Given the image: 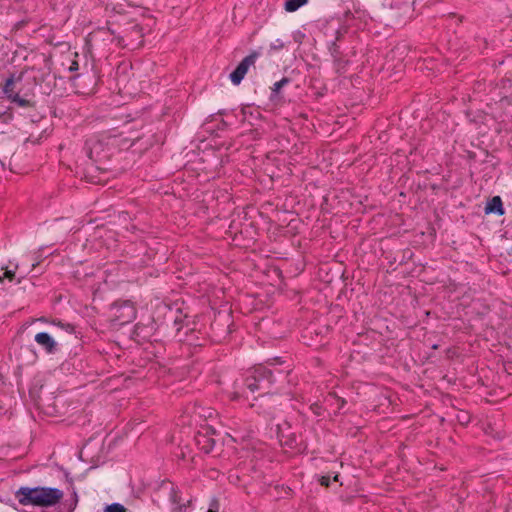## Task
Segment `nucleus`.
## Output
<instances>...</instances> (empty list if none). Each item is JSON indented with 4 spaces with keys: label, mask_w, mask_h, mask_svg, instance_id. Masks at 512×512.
<instances>
[{
    "label": "nucleus",
    "mask_w": 512,
    "mask_h": 512,
    "mask_svg": "<svg viewBox=\"0 0 512 512\" xmlns=\"http://www.w3.org/2000/svg\"><path fill=\"white\" fill-rule=\"evenodd\" d=\"M15 498L23 506L52 507L63 498V491L54 487L21 486L15 492Z\"/></svg>",
    "instance_id": "1"
},
{
    "label": "nucleus",
    "mask_w": 512,
    "mask_h": 512,
    "mask_svg": "<svg viewBox=\"0 0 512 512\" xmlns=\"http://www.w3.org/2000/svg\"><path fill=\"white\" fill-rule=\"evenodd\" d=\"M274 383L273 371L263 365H258L247 375L243 385L252 393L261 390L268 392V388Z\"/></svg>",
    "instance_id": "2"
},
{
    "label": "nucleus",
    "mask_w": 512,
    "mask_h": 512,
    "mask_svg": "<svg viewBox=\"0 0 512 512\" xmlns=\"http://www.w3.org/2000/svg\"><path fill=\"white\" fill-rule=\"evenodd\" d=\"M113 320L118 325H125L136 318V309L131 301L114 303L112 306Z\"/></svg>",
    "instance_id": "3"
},
{
    "label": "nucleus",
    "mask_w": 512,
    "mask_h": 512,
    "mask_svg": "<svg viewBox=\"0 0 512 512\" xmlns=\"http://www.w3.org/2000/svg\"><path fill=\"white\" fill-rule=\"evenodd\" d=\"M84 151L86 156L93 162H101L109 156L105 143L97 137H91L86 141Z\"/></svg>",
    "instance_id": "4"
},
{
    "label": "nucleus",
    "mask_w": 512,
    "mask_h": 512,
    "mask_svg": "<svg viewBox=\"0 0 512 512\" xmlns=\"http://www.w3.org/2000/svg\"><path fill=\"white\" fill-rule=\"evenodd\" d=\"M259 56L260 53L258 51H253L238 64L234 71L230 73L229 78L234 85H239L241 83L249 68L255 64Z\"/></svg>",
    "instance_id": "5"
},
{
    "label": "nucleus",
    "mask_w": 512,
    "mask_h": 512,
    "mask_svg": "<svg viewBox=\"0 0 512 512\" xmlns=\"http://www.w3.org/2000/svg\"><path fill=\"white\" fill-rule=\"evenodd\" d=\"M276 433L282 446L288 448H295L297 446L296 433L292 431L291 424L288 421L277 424Z\"/></svg>",
    "instance_id": "6"
},
{
    "label": "nucleus",
    "mask_w": 512,
    "mask_h": 512,
    "mask_svg": "<svg viewBox=\"0 0 512 512\" xmlns=\"http://www.w3.org/2000/svg\"><path fill=\"white\" fill-rule=\"evenodd\" d=\"M34 340L49 354L57 350V342L46 332L36 334Z\"/></svg>",
    "instance_id": "7"
},
{
    "label": "nucleus",
    "mask_w": 512,
    "mask_h": 512,
    "mask_svg": "<svg viewBox=\"0 0 512 512\" xmlns=\"http://www.w3.org/2000/svg\"><path fill=\"white\" fill-rule=\"evenodd\" d=\"M485 213L486 214H497L499 216L504 214L503 204L500 196H494L492 199H490L485 207Z\"/></svg>",
    "instance_id": "8"
},
{
    "label": "nucleus",
    "mask_w": 512,
    "mask_h": 512,
    "mask_svg": "<svg viewBox=\"0 0 512 512\" xmlns=\"http://www.w3.org/2000/svg\"><path fill=\"white\" fill-rule=\"evenodd\" d=\"M346 31V28L338 29L336 31L335 40L331 41V43L329 44V51L335 60H337L341 55L340 46L338 45V42L341 40Z\"/></svg>",
    "instance_id": "9"
},
{
    "label": "nucleus",
    "mask_w": 512,
    "mask_h": 512,
    "mask_svg": "<svg viewBox=\"0 0 512 512\" xmlns=\"http://www.w3.org/2000/svg\"><path fill=\"white\" fill-rule=\"evenodd\" d=\"M20 80L21 77H18L16 80L14 75H11L9 78L6 79L5 84L3 86V93L9 100H11L13 96H15L18 93L16 91V82Z\"/></svg>",
    "instance_id": "10"
},
{
    "label": "nucleus",
    "mask_w": 512,
    "mask_h": 512,
    "mask_svg": "<svg viewBox=\"0 0 512 512\" xmlns=\"http://www.w3.org/2000/svg\"><path fill=\"white\" fill-rule=\"evenodd\" d=\"M170 500L174 505H176V507L174 508V512H182L183 508L185 507V504L182 503V498L179 492L175 490L173 487L171 489Z\"/></svg>",
    "instance_id": "11"
},
{
    "label": "nucleus",
    "mask_w": 512,
    "mask_h": 512,
    "mask_svg": "<svg viewBox=\"0 0 512 512\" xmlns=\"http://www.w3.org/2000/svg\"><path fill=\"white\" fill-rule=\"evenodd\" d=\"M308 0H286L284 4V8L287 12H295L300 7L306 5Z\"/></svg>",
    "instance_id": "12"
},
{
    "label": "nucleus",
    "mask_w": 512,
    "mask_h": 512,
    "mask_svg": "<svg viewBox=\"0 0 512 512\" xmlns=\"http://www.w3.org/2000/svg\"><path fill=\"white\" fill-rule=\"evenodd\" d=\"M290 83V79L287 78V77H283L281 80L277 81L274 83L273 87H272V91H271V96L270 98L273 100L275 99L278 94L280 93V90L288 85Z\"/></svg>",
    "instance_id": "13"
},
{
    "label": "nucleus",
    "mask_w": 512,
    "mask_h": 512,
    "mask_svg": "<svg viewBox=\"0 0 512 512\" xmlns=\"http://www.w3.org/2000/svg\"><path fill=\"white\" fill-rule=\"evenodd\" d=\"M18 268L17 265L14 266L13 269L7 267H1L0 268V281L2 282L4 278L8 279L9 281H13L15 278V270Z\"/></svg>",
    "instance_id": "14"
},
{
    "label": "nucleus",
    "mask_w": 512,
    "mask_h": 512,
    "mask_svg": "<svg viewBox=\"0 0 512 512\" xmlns=\"http://www.w3.org/2000/svg\"><path fill=\"white\" fill-rule=\"evenodd\" d=\"M201 439L204 440L201 449L204 450L205 453H209L214 448V445H215L214 439L206 438L205 436L199 435L197 438L198 444L202 443Z\"/></svg>",
    "instance_id": "15"
},
{
    "label": "nucleus",
    "mask_w": 512,
    "mask_h": 512,
    "mask_svg": "<svg viewBox=\"0 0 512 512\" xmlns=\"http://www.w3.org/2000/svg\"><path fill=\"white\" fill-rule=\"evenodd\" d=\"M12 103L18 105L19 107H30L32 106V102L28 99L20 97L19 93H17L13 98L10 100Z\"/></svg>",
    "instance_id": "16"
},
{
    "label": "nucleus",
    "mask_w": 512,
    "mask_h": 512,
    "mask_svg": "<svg viewBox=\"0 0 512 512\" xmlns=\"http://www.w3.org/2000/svg\"><path fill=\"white\" fill-rule=\"evenodd\" d=\"M105 512H126V508L120 503H112L106 506Z\"/></svg>",
    "instance_id": "17"
},
{
    "label": "nucleus",
    "mask_w": 512,
    "mask_h": 512,
    "mask_svg": "<svg viewBox=\"0 0 512 512\" xmlns=\"http://www.w3.org/2000/svg\"><path fill=\"white\" fill-rule=\"evenodd\" d=\"M146 329V327L144 325H141V324H136L135 325V328H134V334L137 336V337H142L143 339L146 338V335L144 333V330Z\"/></svg>",
    "instance_id": "18"
},
{
    "label": "nucleus",
    "mask_w": 512,
    "mask_h": 512,
    "mask_svg": "<svg viewBox=\"0 0 512 512\" xmlns=\"http://www.w3.org/2000/svg\"><path fill=\"white\" fill-rule=\"evenodd\" d=\"M310 410L313 412L314 415L316 416H321L323 414V408L320 404L318 403H313L311 406H310Z\"/></svg>",
    "instance_id": "19"
},
{
    "label": "nucleus",
    "mask_w": 512,
    "mask_h": 512,
    "mask_svg": "<svg viewBox=\"0 0 512 512\" xmlns=\"http://www.w3.org/2000/svg\"><path fill=\"white\" fill-rule=\"evenodd\" d=\"M329 398L328 399H333L337 402V405H338V409H342L343 406L345 405L346 401L340 397H338L337 395L335 394H329L328 396Z\"/></svg>",
    "instance_id": "20"
},
{
    "label": "nucleus",
    "mask_w": 512,
    "mask_h": 512,
    "mask_svg": "<svg viewBox=\"0 0 512 512\" xmlns=\"http://www.w3.org/2000/svg\"><path fill=\"white\" fill-rule=\"evenodd\" d=\"M219 511V503L217 500H212L207 512H218Z\"/></svg>",
    "instance_id": "21"
},
{
    "label": "nucleus",
    "mask_w": 512,
    "mask_h": 512,
    "mask_svg": "<svg viewBox=\"0 0 512 512\" xmlns=\"http://www.w3.org/2000/svg\"><path fill=\"white\" fill-rule=\"evenodd\" d=\"M283 47L284 43L280 39H277L274 43L271 44V49L274 50L282 49Z\"/></svg>",
    "instance_id": "22"
},
{
    "label": "nucleus",
    "mask_w": 512,
    "mask_h": 512,
    "mask_svg": "<svg viewBox=\"0 0 512 512\" xmlns=\"http://www.w3.org/2000/svg\"><path fill=\"white\" fill-rule=\"evenodd\" d=\"M59 325H60L63 329H65L67 332H69V333L74 332V326H73V325H71V324H69V323H66V324L59 323Z\"/></svg>",
    "instance_id": "23"
},
{
    "label": "nucleus",
    "mask_w": 512,
    "mask_h": 512,
    "mask_svg": "<svg viewBox=\"0 0 512 512\" xmlns=\"http://www.w3.org/2000/svg\"><path fill=\"white\" fill-rule=\"evenodd\" d=\"M40 138L41 136H38V137H34L33 135H30L28 138H27V141L28 142H31L33 144H38L40 142Z\"/></svg>",
    "instance_id": "24"
},
{
    "label": "nucleus",
    "mask_w": 512,
    "mask_h": 512,
    "mask_svg": "<svg viewBox=\"0 0 512 512\" xmlns=\"http://www.w3.org/2000/svg\"><path fill=\"white\" fill-rule=\"evenodd\" d=\"M320 483L323 486H329L330 477L329 476H322L321 479H320Z\"/></svg>",
    "instance_id": "25"
},
{
    "label": "nucleus",
    "mask_w": 512,
    "mask_h": 512,
    "mask_svg": "<svg viewBox=\"0 0 512 512\" xmlns=\"http://www.w3.org/2000/svg\"><path fill=\"white\" fill-rule=\"evenodd\" d=\"M78 68H79L78 63L76 61H74V62H72L69 70L70 71H76V70H78Z\"/></svg>",
    "instance_id": "26"
},
{
    "label": "nucleus",
    "mask_w": 512,
    "mask_h": 512,
    "mask_svg": "<svg viewBox=\"0 0 512 512\" xmlns=\"http://www.w3.org/2000/svg\"><path fill=\"white\" fill-rule=\"evenodd\" d=\"M123 42H124L123 38H119L118 43L124 45Z\"/></svg>",
    "instance_id": "27"
},
{
    "label": "nucleus",
    "mask_w": 512,
    "mask_h": 512,
    "mask_svg": "<svg viewBox=\"0 0 512 512\" xmlns=\"http://www.w3.org/2000/svg\"><path fill=\"white\" fill-rule=\"evenodd\" d=\"M133 28H134L135 30H137L138 32L140 31V28H139V26H138V25H135Z\"/></svg>",
    "instance_id": "28"
},
{
    "label": "nucleus",
    "mask_w": 512,
    "mask_h": 512,
    "mask_svg": "<svg viewBox=\"0 0 512 512\" xmlns=\"http://www.w3.org/2000/svg\"><path fill=\"white\" fill-rule=\"evenodd\" d=\"M39 321H42V322H46L47 320L44 318V317H41L40 319H38Z\"/></svg>",
    "instance_id": "29"
},
{
    "label": "nucleus",
    "mask_w": 512,
    "mask_h": 512,
    "mask_svg": "<svg viewBox=\"0 0 512 512\" xmlns=\"http://www.w3.org/2000/svg\"><path fill=\"white\" fill-rule=\"evenodd\" d=\"M508 254L512 257V247L510 248Z\"/></svg>",
    "instance_id": "30"
},
{
    "label": "nucleus",
    "mask_w": 512,
    "mask_h": 512,
    "mask_svg": "<svg viewBox=\"0 0 512 512\" xmlns=\"http://www.w3.org/2000/svg\"><path fill=\"white\" fill-rule=\"evenodd\" d=\"M38 264H39V261H38L37 263H33V264H32V267L34 268V267H35L36 265H38Z\"/></svg>",
    "instance_id": "31"
}]
</instances>
